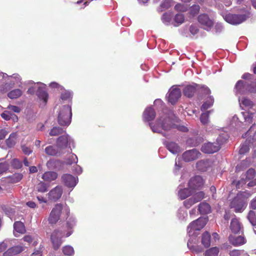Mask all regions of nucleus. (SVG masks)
<instances>
[{
	"instance_id": "nucleus-17",
	"label": "nucleus",
	"mask_w": 256,
	"mask_h": 256,
	"mask_svg": "<svg viewBox=\"0 0 256 256\" xmlns=\"http://www.w3.org/2000/svg\"><path fill=\"white\" fill-rule=\"evenodd\" d=\"M200 155V153L194 148L184 152L182 154V158L186 162H190L196 160Z\"/></svg>"
},
{
	"instance_id": "nucleus-61",
	"label": "nucleus",
	"mask_w": 256,
	"mask_h": 256,
	"mask_svg": "<svg viewBox=\"0 0 256 256\" xmlns=\"http://www.w3.org/2000/svg\"><path fill=\"white\" fill-rule=\"evenodd\" d=\"M174 8L176 10L178 11H186L187 7L183 4H177L175 6Z\"/></svg>"
},
{
	"instance_id": "nucleus-37",
	"label": "nucleus",
	"mask_w": 256,
	"mask_h": 256,
	"mask_svg": "<svg viewBox=\"0 0 256 256\" xmlns=\"http://www.w3.org/2000/svg\"><path fill=\"white\" fill-rule=\"evenodd\" d=\"M22 94L20 89L16 88L10 92L8 94V96L10 99H15L20 97Z\"/></svg>"
},
{
	"instance_id": "nucleus-63",
	"label": "nucleus",
	"mask_w": 256,
	"mask_h": 256,
	"mask_svg": "<svg viewBox=\"0 0 256 256\" xmlns=\"http://www.w3.org/2000/svg\"><path fill=\"white\" fill-rule=\"evenodd\" d=\"M22 149L23 152L25 154L28 155V154H30L32 152V150L30 148L27 147L25 146H22Z\"/></svg>"
},
{
	"instance_id": "nucleus-16",
	"label": "nucleus",
	"mask_w": 256,
	"mask_h": 256,
	"mask_svg": "<svg viewBox=\"0 0 256 256\" xmlns=\"http://www.w3.org/2000/svg\"><path fill=\"white\" fill-rule=\"evenodd\" d=\"M62 192L63 190L62 186H56L48 194L49 200L53 202L58 200L60 198Z\"/></svg>"
},
{
	"instance_id": "nucleus-54",
	"label": "nucleus",
	"mask_w": 256,
	"mask_h": 256,
	"mask_svg": "<svg viewBox=\"0 0 256 256\" xmlns=\"http://www.w3.org/2000/svg\"><path fill=\"white\" fill-rule=\"evenodd\" d=\"M171 15L168 13L164 14L162 17V22L166 24H168L171 20Z\"/></svg>"
},
{
	"instance_id": "nucleus-27",
	"label": "nucleus",
	"mask_w": 256,
	"mask_h": 256,
	"mask_svg": "<svg viewBox=\"0 0 256 256\" xmlns=\"http://www.w3.org/2000/svg\"><path fill=\"white\" fill-rule=\"evenodd\" d=\"M242 224L238 219L236 218H232L230 222V228L232 232H239L242 229Z\"/></svg>"
},
{
	"instance_id": "nucleus-56",
	"label": "nucleus",
	"mask_w": 256,
	"mask_h": 256,
	"mask_svg": "<svg viewBox=\"0 0 256 256\" xmlns=\"http://www.w3.org/2000/svg\"><path fill=\"white\" fill-rule=\"evenodd\" d=\"M22 178V175L20 174H15L11 177V182L16 183L20 182Z\"/></svg>"
},
{
	"instance_id": "nucleus-39",
	"label": "nucleus",
	"mask_w": 256,
	"mask_h": 256,
	"mask_svg": "<svg viewBox=\"0 0 256 256\" xmlns=\"http://www.w3.org/2000/svg\"><path fill=\"white\" fill-rule=\"evenodd\" d=\"M210 166V164L206 160H202L198 162L196 164V168H197L200 171H206V170Z\"/></svg>"
},
{
	"instance_id": "nucleus-44",
	"label": "nucleus",
	"mask_w": 256,
	"mask_h": 256,
	"mask_svg": "<svg viewBox=\"0 0 256 256\" xmlns=\"http://www.w3.org/2000/svg\"><path fill=\"white\" fill-rule=\"evenodd\" d=\"M78 160L77 156L74 154H71L66 159V163L68 164L71 165L73 164H76Z\"/></svg>"
},
{
	"instance_id": "nucleus-47",
	"label": "nucleus",
	"mask_w": 256,
	"mask_h": 256,
	"mask_svg": "<svg viewBox=\"0 0 256 256\" xmlns=\"http://www.w3.org/2000/svg\"><path fill=\"white\" fill-rule=\"evenodd\" d=\"M64 132L62 128L59 127H54L50 132V135L51 136H56L62 134Z\"/></svg>"
},
{
	"instance_id": "nucleus-18",
	"label": "nucleus",
	"mask_w": 256,
	"mask_h": 256,
	"mask_svg": "<svg viewBox=\"0 0 256 256\" xmlns=\"http://www.w3.org/2000/svg\"><path fill=\"white\" fill-rule=\"evenodd\" d=\"M62 180L64 184L68 188H73L76 184L78 179L70 174H64Z\"/></svg>"
},
{
	"instance_id": "nucleus-21",
	"label": "nucleus",
	"mask_w": 256,
	"mask_h": 256,
	"mask_svg": "<svg viewBox=\"0 0 256 256\" xmlns=\"http://www.w3.org/2000/svg\"><path fill=\"white\" fill-rule=\"evenodd\" d=\"M252 127H251L249 130L246 133L244 134V136H243V138H247L246 142L244 144L240 147L239 152L240 154H244L245 153L247 152L249 150V142L250 140V133L252 131Z\"/></svg>"
},
{
	"instance_id": "nucleus-48",
	"label": "nucleus",
	"mask_w": 256,
	"mask_h": 256,
	"mask_svg": "<svg viewBox=\"0 0 256 256\" xmlns=\"http://www.w3.org/2000/svg\"><path fill=\"white\" fill-rule=\"evenodd\" d=\"M210 113V111H207L206 112H204L202 114L200 118V122L203 124H206L208 122H209L208 117H209Z\"/></svg>"
},
{
	"instance_id": "nucleus-25",
	"label": "nucleus",
	"mask_w": 256,
	"mask_h": 256,
	"mask_svg": "<svg viewBox=\"0 0 256 256\" xmlns=\"http://www.w3.org/2000/svg\"><path fill=\"white\" fill-rule=\"evenodd\" d=\"M14 234L16 237H18L20 234H22L26 232L24 226L21 222H15L14 224Z\"/></svg>"
},
{
	"instance_id": "nucleus-23",
	"label": "nucleus",
	"mask_w": 256,
	"mask_h": 256,
	"mask_svg": "<svg viewBox=\"0 0 256 256\" xmlns=\"http://www.w3.org/2000/svg\"><path fill=\"white\" fill-rule=\"evenodd\" d=\"M238 102L242 110H249L253 106L252 102L244 96H239Z\"/></svg>"
},
{
	"instance_id": "nucleus-40",
	"label": "nucleus",
	"mask_w": 256,
	"mask_h": 256,
	"mask_svg": "<svg viewBox=\"0 0 256 256\" xmlns=\"http://www.w3.org/2000/svg\"><path fill=\"white\" fill-rule=\"evenodd\" d=\"M214 101V100L212 96H208L206 98V100L205 101V102L202 105V106L201 107V110L202 111H204V110H206L208 109V108H210L213 104Z\"/></svg>"
},
{
	"instance_id": "nucleus-12",
	"label": "nucleus",
	"mask_w": 256,
	"mask_h": 256,
	"mask_svg": "<svg viewBox=\"0 0 256 256\" xmlns=\"http://www.w3.org/2000/svg\"><path fill=\"white\" fill-rule=\"evenodd\" d=\"M181 96V90L176 86H172L166 94L168 102L172 104H175Z\"/></svg>"
},
{
	"instance_id": "nucleus-7",
	"label": "nucleus",
	"mask_w": 256,
	"mask_h": 256,
	"mask_svg": "<svg viewBox=\"0 0 256 256\" xmlns=\"http://www.w3.org/2000/svg\"><path fill=\"white\" fill-rule=\"evenodd\" d=\"M72 116V109L70 105L60 106L58 111V124L62 126H68L70 124Z\"/></svg>"
},
{
	"instance_id": "nucleus-51",
	"label": "nucleus",
	"mask_w": 256,
	"mask_h": 256,
	"mask_svg": "<svg viewBox=\"0 0 256 256\" xmlns=\"http://www.w3.org/2000/svg\"><path fill=\"white\" fill-rule=\"evenodd\" d=\"M187 216V212L184 208H180L178 210V216L182 220H184Z\"/></svg>"
},
{
	"instance_id": "nucleus-34",
	"label": "nucleus",
	"mask_w": 256,
	"mask_h": 256,
	"mask_svg": "<svg viewBox=\"0 0 256 256\" xmlns=\"http://www.w3.org/2000/svg\"><path fill=\"white\" fill-rule=\"evenodd\" d=\"M198 210L201 214H207L210 212V206L208 203L202 202L198 206Z\"/></svg>"
},
{
	"instance_id": "nucleus-52",
	"label": "nucleus",
	"mask_w": 256,
	"mask_h": 256,
	"mask_svg": "<svg viewBox=\"0 0 256 256\" xmlns=\"http://www.w3.org/2000/svg\"><path fill=\"white\" fill-rule=\"evenodd\" d=\"M36 188L37 190L40 192H44L47 190V186L43 182H40L36 186Z\"/></svg>"
},
{
	"instance_id": "nucleus-29",
	"label": "nucleus",
	"mask_w": 256,
	"mask_h": 256,
	"mask_svg": "<svg viewBox=\"0 0 256 256\" xmlns=\"http://www.w3.org/2000/svg\"><path fill=\"white\" fill-rule=\"evenodd\" d=\"M166 147L170 152L174 154L180 152L182 150L181 148L176 143L172 142H167Z\"/></svg>"
},
{
	"instance_id": "nucleus-20",
	"label": "nucleus",
	"mask_w": 256,
	"mask_h": 256,
	"mask_svg": "<svg viewBox=\"0 0 256 256\" xmlns=\"http://www.w3.org/2000/svg\"><path fill=\"white\" fill-rule=\"evenodd\" d=\"M198 22L202 26L203 28L207 30H209L213 26V22L210 19L208 15L202 14L198 17Z\"/></svg>"
},
{
	"instance_id": "nucleus-15",
	"label": "nucleus",
	"mask_w": 256,
	"mask_h": 256,
	"mask_svg": "<svg viewBox=\"0 0 256 256\" xmlns=\"http://www.w3.org/2000/svg\"><path fill=\"white\" fill-rule=\"evenodd\" d=\"M204 184L202 178L200 176H196L192 178L188 183V186L193 190L200 188Z\"/></svg>"
},
{
	"instance_id": "nucleus-45",
	"label": "nucleus",
	"mask_w": 256,
	"mask_h": 256,
	"mask_svg": "<svg viewBox=\"0 0 256 256\" xmlns=\"http://www.w3.org/2000/svg\"><path fill=\"white\" fill-rule=\"evenodd\" d=\"M184 16L182 14H178L175 16L174 18V26H178L184 22Z\"/></svg>"
},
{
	"instance_id": "nucleus-10",
	"label": "nucleus",
	"mask_w": 256,
	"mask_h": 256,
	"mask_svg": "<svg viewBox=\"0 0 256 256\" xmlns=\"http://www.w3.org/2000/svg\"><path fill=\"white\" fill-rule=\"evenodd\" d=\"M222 16L227 22L232 25L239 24L244 22L246 19V16L244 14L228 13L226 14H222Z\"/></svg>"
},
{
	"instance_id": "nucleus-9",
	"label": "nucleus",
	"mask_w": 256,
	"mask_h": 256,
	"mask_svg": "<svg viewBox=\"0 0 256 256\" xmlns=\"http://www.w3.org/2000/svg\"><path fill=\"white\" fill-rule=\"evenodd\" d=\"M207 222V218L202 217L190 222L187 227L188 236L198 234V232L204 226Z\"/></svg>"
},
{
	"instance_id": "nucleus-42",
	"label": "nucleus",
	"mask_w": 256,
	"mask_h": 256,
	"mask_svg": "<svg viewBox=\"0 0 256 256\" xmlns=\"http://www.w3.org/2000/svg\"><path fill=\"white\" fill-rule=\"evenodd\" d=\"M242 114L246 122L245 125L249 124L252 122L253 114L248 112H242Z\"/></svg>"
},
{
	"instance_id": "nucleus-43",
	"label": "nucleus",
	"mask_w": 256,
	"mask_h": 256,
	"mask_svg": "<svg viewBox=\"0 0 256 256\" xmlns=\"http://www.w3.org/2000/svg\"><path fill=\"white\" fill-rule=\"evenodd\" d=\"M62 250L63 254L66 256H72L74 253L73 247L70 245L64 246Z\"/></svg>"
},
{
	"instance_id": "nucleus-53",
	"label": "nucleus",
	"mask_w": 256,
	"mask_h": 256,
	"mask_svg": "<svg viewBox=\"0 0 256 256\" xmlns=\"http://www.w3.org/2000/svg\"><path fill=\"white\" fill-rule=\"evenodd\" d=\"M248 218L252 226L256 224V220L255 218V214L253 211H250L248 216Z\"/></svg>"
},
{
	"instance_id": "nucleus-3",
	"label": "nucleus",
	"mask_w": 256,
	"mask_h": 256,
	"mask_svg": "<svg viewBox=\"0 0 256 256\" xmlns=\"http://www.w3.org/2000/svg\"><path fill=\"white\" fill-rule=\"evenodd\" d=\"M228 137L227 132L226 134H220L216 139V142L212 143L208 142L204 143L202 146L201 150L203 152L206 154L216 152L220 150V145L225 142Z\"/></svg>"
},
{
	"instance_id": "nucleus-62",
	"label": "nucleus",
	"mask_w": 256,
	"mask_h": 256,
	"mask_svg": "<svg viewBox=\"0 0 256 256\" xmlns=\"http://www.w3.org/2000/svg\"><path fill=\"white\" fill-rule=\"evenodd\" d=\"M8 108L10 110H12V112H16V113H19L21 111L20 108L19 107L16 106H12V105H9L8 106Z\"/></svg>"
},
{
	"instance_id": "nucleus-8",
	"label": "nucleus",
	"mask_w": 256,
	"mask_h": 256,
	"mask_svg": "<svg viewBox=\"0 0 256 256\" xmlns=\"http://www.w3.org/2000/svg\"><path fill=\"white\" fill-rule=\"evenodd\" d=\"M250 196V194L246 192H240L231 202L230 206L234 208L236 212H242L246 206V200Z\"/></svg>"
},
{
	"instance_id": "nucleus-35",
	"label": "nucleus",
	"mask_w": 256,
	"mask_h": 256,
	"mask_svg": "<svg viewBox=\"0 0 256 256\" xmlns=\"http://www.w3.org/2000/svg\"><path fill=\"white\" fill-rule=\"evenodd\" d=\"M1 116L4 120H8L10 119H12L13 121L16 122L18 120V116L16 114L11 113L8 110H5L1 114Z\"/></svg>"
},
{
	"instance_id": "nucleus-11",
	"label": "nucleus",
	"mask_w": 256,
	"mask_h": 256,
	"mask_svg": "<svg viewBox=\"0 0 256 256\" xmlns=\"http://www.w3.org/2000/svg\"><path fill=\"white\" fill-rule=\"evenodd\" d=\"M198 234L188 236L189 238L187 243L188 248L193 252L199 253L203 250L202 248L198 244V240L196 238Z\"/></svg>"
},
{
	"instance_id": "nucleus-57",
	"label": "nucleus",
	"mask_w": 256,
	"mask_h": 256,
	"mask_svg": "<svg viewBox=\"0 0 256 256\" xmlns=\"http://www.w3.org/2000/svg\"><path fill=\"white\" fill-rule=\"evenodd\" d=\"M255 174V170L252 168H250L246 172V178L248 180H251L254 178Z\"/></svg>"
},
{
	"instance_id": "nucleus-38",
	"label": "nucleus",
	"mask_w": 256,
	"mask_h": 256,
	"mask_svg": "<svg viewBox=\"0 0 256 256\" xmlns=\"http://www.w3.org/2000/svg\"><path fill=\"white\" fill-rule=\"evenodd\" d=\"M220 252V248L214 246L208 249L204 253V256H218Z\"/></svg>"
},
{
	"instance_id": "nucleus-22",
	"label": "nucleus",
	"mask_w": 256,
	"mask_h": 256,
	"mask_svg": "<svg viewBox=\"0 0 256 256\" xmlns=\"http://www.w3.org/2000/svg\"><path fill=\"white\" fill-rule=\"evenodd\" d=\"M178 189V196L180 200L186 199L194 192V190L190 189L188 186V188H182V186H180Z\"/></svg>"
},
{
	"instance_id": "nucleus-4",
	"label": "nucleus",
	"mask_w": 256,
	"mask_h": 256,
	"mask_svg": "<svg viewBox=\"0 0 256 256\" xmlns=\"http://www.w3.org/2000/svg\"><path fill=\"white\" fill-rule=\"evenodd\" d=\"M70 214V209L66 204H57L52 209L48 217V222L50 224H55L60 218L62 214H64L66 216Z\"/></svg>"
},
{
	"instance_id": "nucleus-32",
	"label": "nucleus",
	"mask_w": 256,
	"mask_h": 256,
	"mask_svg": "<svg viewBox=\"0 0 256 256\" xmlns=\"http://www.w3.org/2000/svg\"><path fill=\"white\" fill-rule=\"evenodd\" d=\"M196 86L197 84H196L186 86L184 90V94L189 98L192 96L196 92Z\"/></svg>"
},
{
	"instance_id": "nucleus-60",
	"label": "nucleus",
	"mask_w": 256,
	"mask_h": 256,
	"mask_svg": "<svg viewBox=\"0 0 256 256\" xmlns=\"http://www.w3.org/2000/svg\"><path fill=\"white\" fill-rule=\"evenodd\" d=\"M10 243V240H6L0 244V252L4 250L8 247V244Z\"/></svg>"
},
{
	"instance_id": "nucleus-55",
	"label": "nucleus",
	"mask_w": 256,
	"mask_h": 256,
	"mask_svg": "<svg viewBox=\"0 0 256 256\" xmlns=\"http://www.w3.org/2000/svg\"><path fill=\"white\" fill-rule=\"evenodd\" d=\"M200 6L198 5H194L192 6L190 10V13L191 16H194L195 15L197 14L200 10Z\"/></svg>"
},
{
	"instance_id": "nucleus-46",
	"label": "nucleus",
	"mask_w": 256,
	"mask_h": 256,
	"mask_svg": "<svg viewBox=\"0 0 256 256\" xmlns=\"http://www.w3.org/2000/svg\"><path fill=\"white\" fill-rule=\"evenodd\" d=\"M60 98L62 100H70L72 98V93L70 91L64 90L62 92Z\"/></svg>"
},
{
	"instance_id": "nucleus-5",
	"label": "nucleus",
	"mask_w": 256,
	"mask_h": 256,
	"mask_svg": "<svg viewBox=\"0 0 256 256\" xmlns=\"http://www.w3.org/2000/svg\"><path fill=\"white\" fill-rule=\"evenodd\" d=\"M234 92L238 98L248 93H255L256 92V82L250 84L242 80H240L235 85Z\"/></svg>"
},
{
	"instance_id": "nucleus-1",
	"label": "nucleus",
	"mask_w": 256,
	"mask_h": 256,
	"mask_svg": "<svg viewBox=\"0 0 256 256\" xmlns=\"http://www.w3.org/2000/svg\"><path fill=\"white\" fill-rule=\"evenodd\" d=\"M170 116H168L166 114H163L160 116L156 121L155 123L150 124L152 130L154 132L162 134L164 136H166V132H168L173 128H176L178 130L185 132L188 129L184 126L178 125L174 123L177 122V118H172L173 115L170 114Z\"/></svg>"
},
{
	"instance_id": "nucleus-64",
	"label": "nucleus",
	"mask_w": 256,
	"mask_h": 256,
	"mask_svg": "<svg viewBox=\"0 0 256 256\" xmlns=\"http://www.w3.org/2000/svg\"><path fill=\"white\" fill-rule=\"evenodd\" d=\"M22 240L28 242V245H29L32 242L33 238L31 236L26 235L23 238Z\"/></svg>"
},
{
	"instance_id": "nucleus-41",
	"label": "nucleus",
	"mask_w": 256,
	"mask_h": 256,
	"mask_svg": "<svg viewBox=\"0 0 256 256\" xmlns=\"http://www.w3.org/2000/svg\"><path fill=\"white\" fill-rule=\"evenodd\" d=\"M238 118L236 116H234L232 119L230 120L229 127L230 130H232V128H236V126H240L242 122L238 121Z\"/></svg>"
},
{
	"instance_id": "nucleus-58",
	"label": "nucleus",
	"mask_w": 256,
	"mask_h": 256,
	"mask_svg": "<svg viewBox=\"0 0 256 256\" xmlns=\"http://www.w3.org/2000/svg\"><path fill=\"white\" fill-rule=\"evenodd\" d=\"M49 86L52 88H56L59 90H64L63 86L56 82H52L50 83L49 84Z\"/></svg>"
},
{
	"instance_id": "nucleus-6",
	"label": "nucleus",
	"mask_w": 256,
	"mask_h": 256,
	"mask_svg": "<svg viewBox=\"0 0 256 256\" xmlns=\"http://www.w3.org/2000/svg\"><path fill=\"white\" fill-rule=\"evenodd\" d=\"M46 85L43 83L37 82L34 84V86L30 88L27 91V92L29 94H34L36 90V96H38L42 106H44L47 102L48 95L46 90Z\"/></svg>"
},
{
	"instance_id": "nucleus-19",
	"label": "nucleus",
	"mask_w": 256,
	"mask_h": 256,
	"mask_svg": "<svg viewBox=\"0 0 256 256\" xmlns=\"http://www.w3.org/2000/svg\"><path fill=\"white\" fill-rule=\"evenodd\" d=\"M26 248H27V246L26 244H22L13 246L4 252L3 254L4 256H11L12 254H18L24 251Z\"/></svg>"
},
{
	"instance_id": "nucleus-13",
	"label": "nucleus",
	"mask_w": 256,
	"mask_h": 256,
	"mask_svg": "<svg viewBox=\"0 0 256 256\" xmlns=\"http://www.w3.org/2000/svg\"><path fill=\"white\" fill-rule=\"evenodd\" d=\"M71 142L70 136L67 134H64L60 136L56 140L57 147L60 148L62 154L65 152L66 148L68 147Z\"/></svg>"
},
{
	"instance_id": "nucleus-36",
	"label": "nucleus",
	"mask_w": 256,
	"mask_h": 256,
	"mask_svg": "<svg viewBox=\"0 0 256 256\" xmlns=\"http://www.w3.org/2000/svg\"><path fill=\"white\" fill-rule=\"evenodd\" d=\"M17 134L14 132L11 134L9 138L6 140V144L8 147L12 148L14 146L16 142Z\"/></svg>"
},
{
	"instance_id": "nucleus-50",
	"label": "nucleus",
	"mask_w": 256,
	"mask_h": 256,
	"mask_svg": "<svg viewBox=\"0 0 256 256\" xmlns=\"http://www.w3.org/2000/svg\"><path fill=\"white\" fill-rule=\"evenodd\" d=\"M230 256H246L248 254H245L244 250H234L230 252Z\"/></svg>"
},
{
	"instance_id": "nucleus-49",
	"label": "nucleus",
	"mask_w": 256,
	"mask_h": 256,
	"mask_svg": "<svg viewBox=\"0 0 256 256\" xmlns=\"http://www.w3.org/2000/svg\"><path fill=\"white\" fill-rule=\"evenodd\" d=\"M173 1L172 0H164L160 4V7L162 8L161 10H163L167 9L173 5Z\"/></svg>"
},
{
	"instance_id": "nucleus-28",
	"label": "nucleus",
	"mask_w": 256,
	"mask_h": 256,
	"mask_svg": "<svg viewBox=\"0 0 256 256\" xmlns=\"http://www.w3.org/2000/svg\"><path fill=\"white\" fill-rule=\"evenodd\" d=\"M3 78H8V80L10 82V84L14 86L15 84L20 83L22 78L19 74H14L12 76H8L6 74L2 73Z\"/></svg>"
},
{
	"instance_id": "nucleus-26",
	"label": "nucleus",
	"mask_w": 256,
	"mask_h": 256,
	"mask_svg": "<svg viewBox=\"0 0 256 256\" xmlns=\"http://www.w3.org/2000/svg\"><path fill=\"white\" fill-rule=\"evenodd\" d=\"M156 116V112L152 107H148L143 113L144 120L150 122L154 120Z\"/></svg>"
},
{
	"instance_id": "nucleus-33",
	"label": "nucleus",
	"mask_w": 256,
	"mask_h": 256,
	"mask_svg": "<svg viewBox=\"0 0 256 256\" xmlns=\"http://www.w3.org/2000/svg\"><path fill=\"white\" fill-rule=\"evenodd\" d=\"M58 177V174L56 172H47L44 173L42 178L47 182H50L54 180Z\"/></svg>"
},
{
	"instance_id": "nucleus-30",
	"label": "nucleus",
	"mask_w": 256,
	"mask_h": 256,
	"mask_svg": "<svg viewBox=\"0 0 256 256\" xmlns=\"http://www.w3.org/2000/svg\"><path fill=\"white\" fill-rule=\"evenodd\" d=\"M45 152L50 156H59L62 154L61 150L56 146H50L46 148Z\"/></svg>"
},
{
	"instance_id": "nucleus-14",
	"label": "nucleus",
	"mask_w": 256,
	"mask_h": 256,
	"mask_svg": "<svg viewBox=\"0 0 256 256\" xmlns=\"http://www.w3.org/2000/svg\"><path fill=\"white\" fill-rule=\"evenodd\" d=\"M204 194L202 192L196 193L190 198L184 200V204L187 208L191 207L194 204L200 201L204 198Z\"/></svg>"
},
{
	"instance_id": "nucleus-59",
	"label": "nucleus",
	"mask_w": 256,
	"mask_h": 256,
	"mask_svg": "<svg viewBox=\"0 0 256 256\" xmlns=\"http://www.w3.org/2000/svg\"><path fill=\"white\" fill-rule=\"evenodd\" d=\"M12 166L16 168H20L22 166V162L18 159H14L12 162Z\"/></svg>"
},
{
	"instance_id": "nucleus-24",
	"label": "nucleus",
	"mask_w": 256,
	"mask_h": 256,
	"mask_svg": "<svg viewBox=\"0 0 256 256\" xmlns=\"http://www.w3.org/2000/svg\"><path fill=\"white\" fill-rule=\"evenodd\" d=\"M228 240L234 246H240L244 244L246 242L244 238L242 236H236L230 235L228 238Z\"/></svg>"
},
{
	"instance_id": "nucleus-2",
	"label": "nucleus",
	"mask_w": 256,
	"mask_h": 256,
	"mask_svg": "<svg viewBox=\"0 0 256 256\" xmlns=\"http://www.w3.org/2000/svg\"><path fill=\"white\" fill-rule=\"evenodd\" d=\"M76 224V218L70 217L66 221V228L64 232L59 230H54L52 234L50 236L51 242L54 248L56 250L59 248L61 246L62 240V238L63 237H68L73 232L72 229Z\"/></svg>"
},
{
	"instance_id": "nucleus-31",
	"label": "nucleus",
	"mask_w": 256,
	"mask_h": 256,
	"mask_svg": "<svg viewBox=\"0 0 256 256\" xmlns=\"http://www.w3.org/2000/svg\"><path fill=\"white\" fill-rule=\"evenodd\" d=\"M202 244L204 248H208L211 244V236L208 232H205L202 234L201 238Z\"/></svg>"
}]
</instances>
